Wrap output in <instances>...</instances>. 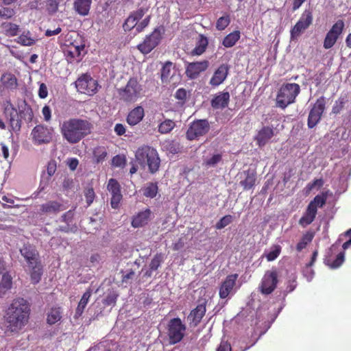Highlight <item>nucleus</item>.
Masks as SVG:
<instances>
[{"instance_id": "nucleus-1", "label": "nucleus", "mask_w": 351, "mask_h": 351, "mask_svg": "<svg viewBox=\"0 0 351 351\" xmlns=\"http://www.w3.org/2000/svg\"><path fill=\"white\" fill-rule=\"evenodd\" d=\"M30 306L23 298H16L8 308L4 316L5 328L0 326V335L10 336L19 333L28 323Z\"/></svg>"}, {"instance_id": "nucleus-2", "label": "nucleus", "mask_w": 351, "mask_h": 351, "mask_svg": "<svg viewBox=\"0 0 351 351\" xmlns=\"http://www.w3.org/2000/svg\"><path fill=\"white\" fill-rule=\"evenodd\" d=\"M62 138L70 144H76L92 133L93 124L88 119L70 118L60 126Z\"/></svg>"}, {"instance_id": "nucleus-3", "label": "nucleus", "mask_w": 351, "mask_h": 351, "mask_svg": "<svg viewBox=\"0 0 351 351\" xmlns=\"http://www.w3.org/2000/svg\"><path fill=\"white\" fill-rule=\"evenodd\" d=\"M20 254L30 269L32 282L37 284L40 280L43 274V266L38 251L34 245L27 243L20 249Z\"/></svg>"}, {"instance_id": "nucleus-4", "label": "nucleus", "mask_w": 351, "mask_h": 351, "mask_svg": "<svg viewBox=\"0 0 351 351\" xmlns=\"http://www.w3.org/2000/svg\"><path fill=\"white\" fill-rule=\"evenodd\" d=\"M135 158L141 166L147 165L149 171L151 173H155L158 171L160 159L155 148L143 145L136 149Z\"/></svg>"}, {"instance_id": "nucleus-5", "label": "nucleus", "mask_w": 351, "mask_h": 351, "mask_svg": "<svg viewBox=\"0 0 351 351\" xmlns=\"http://www.w3.org/2000/svg\"><path fill=\"white\" fill-rule=\"evenodd\" d=\"M141 85L136 77H130L124 87L117 89L119 99L125 103H134L140 97Z\"/></svg>"}, {"instance_id": "nucleus-6", "label": "nucleus", "mask_w": 351, "mask_h": 351, "mask_svg": "<svg viewBox=\"0 0 351 351\" xmlns=\"http://www.w3.org/2000/svg\"><path fill=\"white\" fill-rule=\"evenodd\" d=\"M300 91V86L295 83H287L282 85L276 97L277 106L285 109L289 104L295 102Z\"/></svg>"}, {"instance_id": "nucleus-7", "label": "nucleus", "mask_w": 351, "mask_h": 351, "mask_svg": "<svg viewBox=\"0 0 351 351\" xmlns=\"http://www.w3.org/2000/svg\"><path fill=\"white\" fill-rule=\"evenodd\" d=\"M344 237L348 238V241H346L342 245L343 252H339L337 255L334 261H332L330 258V255L333 252H336L338 248L337 243H335L332 245L331 247L329 248L328 255L326 256V258H324V263L332 269H337L344 262V250H347L351 245V229L348 230L345 232Z\"/></svg>"}, {"instance_id": "nucleus-8", "label": "nucleus", "mask_w": 351, "mask_h": 351, "mask_svg": "<svg viewBox=\"0 0 351 351\" xmlns=\"http://www.w3.org/2000/svg\"><path fill=\"white\" fill-rule=\"evenodd\" d=\"M167 328L169 343L173 345L183 339L186 326L180 318L176 317L169 321Z\"/></svg>"}, {"instance_id": "nucleus-9", "label": "nucleus", "mask_w": 351, "mask_h": 351, "mask_svg": "<svg viewBox=\"0 0 351 351\" xmlns=\"http://www.w3.org/2000/svg\"><path fill=\"white\" fill-rule=\"evenodd\" d=\"M163 32V27H156L150 34L145 36L142 43L137 45V49L143 54H148L159 45Z\"/></svg>"}, {"instance_id": "nucleus-10", "label": "nucleus", "mask_w": 351, "mask_h": 351, "mask_svg": "<svg viewBox=\"0 0 351 351\" xmlns=\"http://www.w3.org/2000/svg\"><path fill=\"white\" fill-rule=\"evenodd\" d=\"M75 84L79 93L90 96L95 95L99 87L97 81L87 73L80 75L75 81Z\"/></svg>"}, {"instance_id": "nucleus-11", "label": "nucleus", "mask_w": 351, "mask_h": 351, "mask_svg": "<svg viewBox=\"0 0 351 351\" xmlns=\"http://www.w3.org/2000/svg\"><path fill=\"white\" fill-rule=\"evenodd\" d=\"M210 126L207 119H197L191 123L186 137L189 141L198 139L206 135L210 130Z\"/></svg>"}, {"instance_id": "nucleus-12", "label": "nucleus", "mask_w": 351, "mask_h": 351, "mask_svg": "<svg viewBox=\"0 0 351 351\" xmlns=\"http://www.w3.org/2000/svg\"><path fill=\"white\" fill-rule=\"evenodd\" d=\"M278 283V274L276 268L265 271L262 278L259 289L262 294L269 295L276 288Z\"/></svg>"}, {"instance_id": "nucleus-13", "label": "nucleus", "mask_w": 351, "mask_h": 351, "mask_svg": "<svg viewBox=\"0 0 351 351\" xmlns=\"http://www.w3.org/2000/svg\"><path fill=\"white\" fill-rule=\"evenodd\" d=\"M313 14L309 10H305L300 19L290 31L291 39H297L301 33L306 30L313 23Z\"/></svg>"}, {"instance_id": "nucleus-14", "label": "nucleus", "mask_w": 351, "mask_h": 351, "mask_svg": "<svg viewBox=\"0 0 351 351\" xmlns=\"http://www.w3.org/2000/svg\"><path fill=\"white\" fill-rule=\"evenodd\" d=\"M326 108V100L324 96L318 98L309 112L307 125L313 128L321 120Z\"/></svg>"}, {"instance_id": "nucleus-15", "label": "nucleus", "mask_w": 351, "mask_h": 351, "mask_svg": "<svg viewBox=\"0 0 351 351\" xmlns=\"http://www.w3.org/2000/svg\"><path fill=\"white\" fill-rule=\"evenodd\" d=\"M53 130L43 125H38L32 131V140L34 144H47L51 142L53 138Z\"/></svg>"}, {"instance_id": "nucleus-16", "label": "nucleus", "mask_w": 351, "mask_h": 351, "mask_svg": "<svg viewBox=\"0 0 351 351\" xmlns=\"http://www.w3.org/2000/svg\"><path fill=\"white\" fill-rule=\"evenodd\" d=\"M345 27L343 20L336 21L330 29L327 32L324 40L323 47L326 49L332 48L337 41L339 36L342 34Z\"/></svg>"}, {"instance_id": "nucleus-17", "label": "nucleus", "mask_w": 351, "mask_h": 351, "mask_svg": "<svg viewBox=\"0 0 351 351\" xmlns=\"http://www.w3.org/2000/svg\"><path fill=\"white\" fill-rule=\"evenodd\" d=\"M3 114L9 122L11 130L19 132L21 127V120L19 119L18 112L12 104H9L4 108Z\"/></svg>"}, {"instance_id": "nucleus-18", "label": "nucleus", "mask_w": 351, "mask_h": 351, "mask_svg": "<svg viewBox=\"0 0 351 351\" xmlns=\"http://www.w3.org/2000/svg\"><path fill=\"white\" fill-rule=\"evenodd\" d=\"M107 189L111 193V206L113 208H117L119 203L122 199V194L121 193V186L118 181L114 178H110L108 180Z\"/></svg>"}, {"instance_id": "nucleus-19", "label": "nucleus", "mask_w": 351, "mask_h": 351, "mask_svg": "<svg viewBox=\"0 0 351 351\" xmlns=\"http://www.w3.org/2000/svg\"><path fill=\"white\" fill-rule=\"evenodd\" d=\"M206 300L203 303L199 304L195 308L191 311L187 317L189 326L191 327H196L202 321L206 312Z\"/></svg>"}, {"instance_id": "nucleus-20", "label": "nucleus", "mask_w": 351, "mask_h": 351, "mask_svg": "<svg viewBox=\"0 0 351 351\" xmlns=\"http://www.w3.org/2000/svg\"><path fill=\"white\" fill-rule=\"evenodd\" d=\"M148 8H140L132 12L125 21L123 27L125 31H130L133 28L136 29L137 23L140 19L147 13Z\"/></svg>"}, {"instance_id": "nucleus-21", "label": "nucleus", "mask_w": 351, "mask_h": 351, "mask_svg": "<svg viewBox=\"0 0 351 351\" xmlns=\"http://www.w3.org/2000/svg\"><path fill=\"white\" fill-rule=\"evenodd\" d=\"M209 66L208 60L189 62L186 66V74L190 79L196 78L200 73L206 71Z\"/></svg>"}, {"instance_id": "nucleus-22", "label": "nucleus", "mask_w": 351, "mask_h": 351, "mask_svg": "<svg viewBox=\"0 0 351 351\" xmlns=\"http://www.w3.org/2000/svg\"><path fill=\"white\" fill-rule=\"evenodd\" d=\"M238 276V274H234L228 275L226 278L219 287V295L220 298L225 299L229 295L236 285Z\"/></svg>"}, {"instance_id": "nucleus-23", "label": "nucleus", "mask_w": 351, "mask_h": 351, "mask_svg": "<svg viewBox=\"0 0 351 351\" xmlns=\"http://www.w3.org/2000/svg\"><path fill=\"white\" fill-rule=\"evenodd\" d=\"M274 136V130L269 126H263L256 134L254 140L259 147H264Z\"/></svg>"}, {"instance_id": "nucleus-24", "label": "nucleus", "mask_w": 351, "mask_h": 351, "mask_svg": "<svg viewBox=\"0 0 351 351\" xmlns=\"http://www.w3.org/2000/svg\"><path fill=\"white\" fill-rule=\"evenodd\" d=\"M241 179L239 184L243 187V190L248 191L254 188L256 181V174L254 171L250 169L243 171L241 173Z\"/></svg>"}, {"instance_id": "nucleus-25", "label": "nucleus", "mask_w": 351, "mask_h": 351, "mask_svg": "<svg viewBox=\"0 0 351 351\" xmlns=\"http://www.w3.org/2000/svg\"><path fill=\"white\" fill-rule=\"evenodd\" d=\"M65 209L64 205L58 201H49L40 206V213L56 215Z\"/></svg>"}, {"instance_id": "nucleus-26", "label": "nucleus", "mask_w": 351, "mask_h": 351, "mask_svg": "<svg viewBox=\"0 0 351 351\" xmlns=\"http://www.w3.org/2000/svg\"><path fill=\"white\" fill-rule=\"evenodd\" d=\"M229 67L227 64L220 65L214 72L210 80V84L213 86H218L223 82L228 74Z\"/></svg>"}, {"instance_id": "nucleus-27", "label": "nucleus", "mask_w": 351, "mask_h": 351, "mask_svg": "<svg viewBox=\"0 0 351 351\" xmlns=\"http://www.w3.org/2000/svg\"><path fill=\"white\" fill-rule=\"evenodd\" d=\"M152 212L149 208L143 211L139 212L133 217L132 226L134 228H140L147 225L150 220Z\"/></svg>"}, {"instance_id": "nucleus-28", "label": "nucleus", "mask_w": 351, "mask_h": 351, "mask_svg": "<svg viewBox=\"0 0 351 351\" xmlns=\"http://www.w3.org/2000/svg\"><path fill=\"white\" fill-rule=\"evenodd\" d=\"M230 94L228 92H221L214 96L211 100V106L213 108H225L230 101Z\"/></svg>"}, {"instance_id": "nucleus-29", "label": "nucleus", "mask_w": 351, "mask_h": 351, "mask_svg": "<svg viewBox=\"0 0 351 351\" xmlns=\"http://www.w3.org/2000/svg\"><path fill=\"white\" fill-rule=\"evenodd\" d=\"M144 116L143 108L138 106L129 112L126 119L127 123L130 125H135L141 121Z\"/></svg>"}, {"instance_id": "nucleus-30", "label": "nucleus", "mask_w": 351, "mask_h": 351, "mask_svg": "<svg viewBox=\"0 0 351 351\" xmlns=\"http://www.w3.org/2000/svg\"><path fill=\"white\" fill-rule=\"evenodd\" d=\"M317 211L308 204L307 208L303 216L299 220V224L302 227H306L315 220Z\"/></svg>"}, {"instance_id": "nucleus-31", "label": "nucleus", "mask_w": 351, "mask_h": 351, "mask_svg": "<svg viewBox=\"0 0 351 351\" xmlns=\"http://www.w3.org/2000/svg\"><path fill=\"white\" fill-rule=\"evenodd\" d=\"M92 0H75L73 7L75 12L85 16L89 14Z\"/></svg>"}, {"instance_id": "nucleus-32", "label": "nucleus", "mask_w": 351, "mask_h": 351, "mask_svg": "<svg viewBox=\"0 0 351 351\" xmlns=\"http://www.w3.org/2000/svg\"><path fill=\"white\" fill-rule=\"evenodd\" d=\"M2 86L6 89L14 90L18 86L17 79L10 73H3L0 79Z\"/></svg>"}, {"instance_id": "nucleus-33", "label": "nucleus", "mask_w": 351, "mask_h": 351, "mask_svg": "<svg viewBox=\"0 0 351 351\" xmlns=\"http://www.w3.org/2000/svg\"><path fill=\"white\" fill-rule=\"evenodd\" d=\"M208 45V40L204 34H199L195 48L192 50L191 54L193 56H200L203 54Z\"/></svg>"}, {"instance_id": "nucleus-34", "label": "nucleus", "mask_w": 351, "mask_h": 351, "mask_svg": "<svg viewBox=\"0 0 351 351\" xmlns=\"http://www.w3.org/2000/svg\"><path fill=\"white\" fill-rule=\"evenodd\" d=\"M4 35L8 37H14L19 32V25L11 22H4L1 25Z\"/></svg>"}, {"instance_id": "nucleus-35", "label": "nucleus", "mask_w": 351, "mask_h": 351, "mask_svg": "<svg viewBox=\"0 0 351 351\" xmlns=\"http://www.w3.org/2000/svg\"><path fill=\"white\" fill-rule=\"evenodd\" d=\"M330 191H323L320 194L317 195L313 200L308 204L312 208L317 210V208H322L326 202L329 195Z\"/></svg>"}, {"instance_id": "nucleus-36", "label": "nucleus", "mask_w": 351, "mask_h": 351, "mask_svg": "<svg viewBox=\"0 0 351 351\" xmlns=\"http://www.w3.org/2000/svg\"><path fill=\"white\" fill-rule=\"evenodd\" d=\"M16 42L22 46L30 47L35 45L36 40L32 37L29 31L23 32L16 40Z\"/></svg>"}, {"instance_id": "nucleus-37", "label": "nucleus", "mask_w": 351, "mask_h": 351, "mask_svg": "<svg viewBox=\"0 0 351 351\" xmlns=\"http://www.w3.org/2000/svg\"><path fill=\"white\" fill-rule=\"evenodd\" d=\"M241 33L239 30H235L226 35L223 41L222 45L227 48L233 47L240 39Z\"/></svg>"}, {"instance_id": "nucleus-38", "label": "nucleus", "mask_w": 351, "mask_h": 351, "mask_svg": "<svg viewBox=\"0 0 351 351\" xmlns=\"http://www.w3.org/2000/svg\"><path fill=\"white\" fill-rule=\"evenodd\" d=\"M314 233L312 232H307L304 234L302 237L301 240L296 245V250L298 252H302L304 248L306 247L313 239Z\"/></svg>"}, {"instance_id": "nucleus-39", "label": "nucleus", "mask_w": 351, "mask_h": 351, "mask_svg": "<svg viewBox=\"0 0 351 351\" xmlns=\"http://www.w3.org/2000/svg\"><path fill=\"white\" fill-rule=\"evenodd\" d=\"M158 192V186L157 182H148L143 189V194L145 197L154 198Z\"/></svg>"}, {"instance_id": "nucleus-40", "label": "nucleus", "mask_w": 351, "mask_h": 351, "mask_svg": "<svg viewBox=\"0 0 351 351\" xmlns=\"http://www.w3.org/2000/svg\"><path fill=\"white\" fill-rule=\"evenodd\" d=\"M91 295V291L90 289L87 290L82 296V298L77 305V307L75 311V316H80L84 312V308H86L88 300Z\"/></svg>"}, {"instance_id": "nucleus-41", "label": "nucleus", "mask_w": 351, "mask_h": 351, "mask_svg": "<svg viewBox=\"0 0 351 351\" xmlns=\"http://www.w3.org/2000/svg\"><path fill=\"white\" fill-rule=\"evenodd\" d=\"M176 127V123L171 119H165L158 125V131L162 134H168Z\"/></svg>"}, {"instance_id": "nucleus-42", "label": "nucleus", "mask_w": 351, "mask_h": 351, "mask_svg": "<svg viewBox=\"0 0 351 351\" xmlns=\"http://www.w3.org/2000/svg\"><path fill=\"white\" fill-rule=\"evenodd\" d=\"M62 317L60 307L52 308L47 314V322L52 325L58 322Z\"/></svg>"}, {"instance_id": "nucleus-43", "label": "nucleus", "mask_w": 351, "mask_h": 351, "mask_svg": "<svg viewBox=\"0 0 351 351\" xmlns=\"http://www.w3.org/2000/svg\"><path fill=\"white\" fill-rule=\"evenodd\" d=\"M230 23V16L226 13L223 16L219 17L216 22V29L219 31L224 30Z\"/></svg>"}, {"instance_id": "nucleus-44", "label": "nucleus", "mask_w": 351, "mask_h": 351, "mask_svg": "<svg viewBox=\"0 0 351 351\" xmlns=\"http://www.w3.org/2000/svg\"><path fill=\"white\" fill-rule=\"evenodd\" d=\"M164 261V254L156 253L149 263V269L156 271Z\"/></svg>"}, {"instance_id": "nucleus-45", "label": "nucleus", "mask_w": 351, "mask_h": 351, "mask_svg": "<svg viewBox=\"0 0 351 351\" xmlns=\"http://www.w3.org/2000/svg\"><path fill=\"white\" fill-rule=\"evenodd\" d=\"M222 160V154H216L204 160L203 165L206 167H214Z\"/></svg>"}, {"instance_id": "nucleus-46", "label": "nucleus", "mask_w": 351, "mask_h": 351, "mask_svg": "<svg viewBox=\"0 0 351 351\" xmlns=\"http://www.w3.org/2000/svg\"><path fill=\"white\" fill-rule=\"evenodd\" d=\"M2 274L1 281L0 282L1 287L3 291H7L10 289L12 285V278L8 272H3Z\"/></svg>"}, {"instance_id": "nucleus-47", "label": "nucleus", "mask_w": 351, "mask_h": 351, "mask_svg": "<svg viewBox=\"0 0 351 351\" xmlns=\"http://www.w3.org/2000/svg\"><path fill=\"white\" fill-rule=\"evenodd\" d=\"M172 62H167L161 70V80L163 82L168 81L171 75Z\"/></svg>"}, {"instance_id": "nucleus-48", "label": "nucleus", "mask_w": 351, "mask_h": 351, "mask_svg": "<svg viewBox=\"0 0 351 351\" xmlns=\"http://www.w3.org/2000/svg\"><path fill=\"white\" fill-rule=\"evenodd\" d=\"M84 49V45H73L67 51V54L72 58H79Z\"/></svg>"}, {"instance_id": "nucleus-49", "label": "nucleus", "mask_w": 351, "mask_h": 351, "mask_svg": "<svg viewBox=\"0 0 351 351\" xmlns=\"http://www.w3.org/2000/svg\"><path fill=\"white\" fill-rule=\"evenodd\" d=\"M126 162V157L124 155H116L112 159V165L116 167L123 168Z\"/></svg>"}, {"instance_id": "nucleus-50", "label": "nucleus", "mask_w": 351, "mask_h": 351, "mask_svg": "<svg viewBox=\"0 0 351 351\" xmlns=\"http://www.w3.org/2000/svg\"><path fill=\"white\" fill-rule=\"evenodd\" d=\"M16 12L13 8L9 7H1L0 8V17L4 19H10L15 15Z\"/></svg>"}, {"instance_id": "nucleus-51", "label": "nucleus", "mask_w": 351, "mask_h": 351, "mask_svg": "<svg viewBox=\"0 0 351 351\" xmlns=\"http://www.w3.org/2000/svg\"><path fill=\"white\" fill-rule=\"evenodd\" d=\"M107 156V152L104 147H99L94 152V158L97 163L103 162Z\"/></svg>"}, {"instance_id": "nucleus-52", "label": "nucleus", "mask_w": 351, "mask_h": 351, "mask_svg": "<svg viewBox=\"0 0 351 351\" xmlns=\"http://www.w3.org/2000/svg\"><path fill=\"white\" fill-rule=\"evenodd\" d=\"M232 221V216L230 215H225L219 221L216 223V228L217 230H221L228 225H229Z\"/></svg>"}, {"instance_id": "nucleus-53", "label": "nucleus", "mask_w": 351, "mask_h": 351, "mask_svg": "<svg viewBox=\"0 0 351 351\" xmlns=\"http://www.w3.org/2000/svg\"><path fill=\"white\" fill-rule=\"evenodd\" d=\"M324 184V181L322 178L315 179L312 182H309L307 184L306 186V190L307 193H309L315 187H317V189H320L323 186Z\"/></svg>"}, {"instance_id": "nucleus-54", "label": "nucleus", "mask_w": 351, "mask_h": 351, "mask_svg": "<svg viewBox=\"0 0 351 351\" xmlns=\"http://www.w3.org/2000/svg\"><path fill=\"white\" fill-rule=\"evenodd\" d=\"M84 196L87 206H89L94 201L95 193L93 187H88L84 191Z\"/></svg>"}, {"instance_id": "nucleus-55", "label": "nucleus", "mask_w": 351, "mask_h": 351, "mask_svg": "<svg viewBox=\"0 0 351 351\" xmlns=\"http://www.w3.org/2000/svg\"><path fill=\"white\" fill-rule=\"evenodd\" d=\"M281 247L279 245L275 246L274 249L265 254L268 261H273L280 255Z\"/></svg>"}, {"instance_id": "nucleus-56", "label": "nucleus", "mask_w": 351, "mask_h": 351, "mask_svg": "<svg viewBox=\"0 0 351 351\" xmlns=\"http://www.w3.org/2000/svg\"><path fill=\"white\" fill-rule=\"evenodd\" d=\"M118 295L114 291H110L104 300L106 306L113 305L116 303Z\"/></svg>"}, {"instance_id": "nucleus-57", "label": "nucleus", "mask_w": 351, "mask_h": 351, "mask_svg": "<svg viewBox=\"0 0 351 351\" xmlns=\"http://www.w3.org/2000/svg\"><path fill=\"white\" fill-rule=\"evenodd\" d=\"M175 97L179 100L180 104H184L187 97L186 90L182 88L178 89L175 93Z\"/></svg>"}, {"instance_id": "nucleus-58", "label": "nucleus", "mask_w": 351, "mask_h": 351, "mask_svg": "<svg viewBox=\"0 0 351 351\" xmlns=\"http://www.w3.org/2000/svg\"><path fill=\"white\" fill-rule=\"evenodd\" d=\"M151 16H147L142 21L137 23L136 32L140 33L149 25L150 21Z\"/></svg>"}, {"instance_id": "nucleus-59", "label": "nucleus", "mask_w": 351, "mask_h": 351, "mask_svg": "<svg viewBox=\"0 0 351 351\" xmlns=\"http://www.w3.org/2000/svg\"><path fill=\"white\" fill-rule=\"evenodd\" d=\"M60 0H48L47 9L49 12H56L58 9Z\"/></svg>"}, {"instance_id": "nucleus-60", "label": "nucleus", "mask_w": 351, "mask_h": 351, "mask_svg": "<svg viewBox=\"0 0 351 351\" xmlns=\"http://www.w3.org/2000/svg\"><path fill=\"white\" fill-rule=\"evenodd\" d=\"M73 217V211L72 210H69L62 215L61 220L62 221L66 223V224H70L72 222Z\"/></svg>"}, {"instance_id": "nucleus-61", "label": "nucleus", "mask_w": 351, "mask_h": 351, "mask_svg": "<svg viewBox=\"0 0 351 351\" xmlns=\"http://www.w3.org/2000/svg\"><path fill=\"white\" fill-rule=\"evenodd\" d=\"M56 171V162L54 160H51L48 162L47 167V171L49 177L54 175Z\"/></svg>"}, {"instance_id": "nucleus-62", "label": "nucleus", "mask_w": 351, "mask_h": 351, "mask_svg": "<svg viewBox=\"0 0 351 351\" xmlns=\"http://www.w3.org/2000/svg\"><path fill=\"white\" fill-rule=\"evenodd\" d=\"M48 95L47 87L45 84L41 83L38 89V96L41 99H45Z\"/></svg>"}, {"instance_id": "nucleus-63", "label": "nucleus", "mask_w": 351, "mask_h": 351, "mask_svg": "<svg viewBox=\"0 0 351 351\" xmlns=\"http://www.w3.org/2000/svg\"><path fill=\"white\" fill-rule=\"evenodd\" d=\"M42 113L44 117V119L46 121H49L51 118V111L48 106H45L42 109Z\"/></svg>"}, {"instance_id": "nucleus-64", "label": "nucleus", "mask_w": 351, "mask_h": 351, "mask_svg": "<svg viewBox=\"0 0 351 351\" xmlns=\"http://www.w3.org/2000/svg\"><path fill=\"white\" fill-rule=\"evenodd\" d=\"M74 183L71 178H66L62 182V187L64 190H69L73 187Z\"/></svg>"}]
</instances>
